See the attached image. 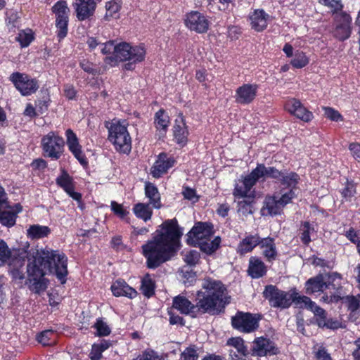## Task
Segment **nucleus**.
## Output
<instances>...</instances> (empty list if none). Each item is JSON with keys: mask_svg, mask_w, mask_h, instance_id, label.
Here are the masks:
<instances>
[{"mask_svg": "<svg viewBox=\"0 0 360 360\" xmlns=\"http://www.w3.org/2000/svg\"><path fill=\"white\" fill-rule=\"evenodd\" d=\"M182 229L176 218L165 220L141 246L146 267L155 269L175 257L181 248Z\"/></svg>", "mask_w": 360, "mask_h": 360, "instance_id": "obj_1", "label": "nucleus"}, {"mask_svg": "<svg viewBox=\"0 0 360 360\" xmlns=\"http://www.w3.org/2000/svg\"><path fill=\"white\" fill-rule=\"evenodd\" d=\"M27 273L25 285L31 292L41 294L48 287L49 280L45 278L46 273L56 275L61 284L66 283L68 274V257L58 250H44L39 256L34 257L33 262L27 264Z\"/></svg>", "mask_w": 360, "mask_h": 360, "instance_id": "obj_2", "label": "nucleus"}, {"mask_svg": "<svg viewBox=\"0 0 360 360\" xmlns=\"http://www.w3.org/2000/svg\"><path fill=\"white\" fill-rule=\"evenodd\" d=\"M266 179H271L275 182H279L283 186L280 190L281 192L285 189H292L296 192L300 181V176L295 172H287L285 169L279 170L275 167H266L263 163H257L256 167L249 174L243 177L241 181L243 186L238 183L234 185L233 196L238 199L248 197V193L253 186L260 179L264 181Z\"/></svg>", "mask_w": 360, "mask_h": 360, "instance_id": "obj_3", "label": "nucleus"}, {"mask_svg": "<svg viewBox=\"0 0 360 360\" xmlns=\"http://www.w3.org/2000/svg\"><path fill=\"white\" fill-rule=\"evenodd\" d=\"M226 288L221 281L212 278H205L202 290L196 292L195 311L198 314H217L224 309V295Z\"/></svg>", "mask_w": 360, "mask_h": 360, "instance_id": "obj_4", "label": "nucleus"}, {"mask_svg": "<svg viewBox=\"0 0 360 360\" xmlns=\"http://www.w3.org/2000/svg\"><path fill=\"white\" fill-rule=\"evenodd\" d=\"M214 233L212 222L195 221L186 234V243L192 247H198L203 253L212 255L220 248L221 243L220 236H216L210 240Z\"/></svg>", "mask_w": 360, "mask_h": 360, "instance_id": "obj_5", "label": "nucleus"}, {"mask_svg": "<svg viewBox=\"0 0 360 360\" xmlns=\"http://www.w3.org/2000/svg\"><path fill=\"white\" fill-rule=\"evenodd\" d=\"M262 294L273 308L288 309L292 303L299 308L303 307L302 301L304 295H300L296 288L286 292L279 289L276 285L269 284L265 286Z\"/></svg>", "mask_w": 360, "mask_h": 360, "instance_id": "obj_6", "label": "nucleus"}, {"mask_svg": "<svg viewBox=\"0 0 360 360\" xmlns=\"http://www.w3.org/2000/svg\"><path fill=\"white\" fill-rule=\"evenodd\" d=\"M125 120H113L110 125L107 127L108 139L120 154L129 155L131 151V138Z\"/></svg>", "mask_w": 360, "mask_h": 360, "instance_id": "obj_7", "label": "nucleus"}, {"mask_svg": "<svg viewBox=\"0 0 360 360\" xmlns=\"http://www.w3.org/2000/svg\"><path fill=\"white\" fill-rule=\"evenodd\" d=\"M115 51L120 62H127L122 66L124 70L133 71L136 64L145 60L146 49L144 44L132 46L127 42H121L115 46Z\"/></svg>", "mask_w": 360, "mask_h": 360, "instance_id": "obj_8", "label": "nucleus"}, {"mask_svg": "<svg viewBox=\"0 0 360 360\" xmlns=\"http://www.w3.org/2000/svg\"><path fill=\"white\" fill-rule=\"evenodd\" d=\"M279 198L274 195H266L263 202V206L261 208L260 214L263 217L277 216L281 214L283 208L292 202L297 195L292 189L288 190L285 192H281Z\"/></svg>", "mask_w": 360, "mask_h": 360, "instance_id": "obj_9", "label": "nucleus"}, {"mask_svg": "<svg viewBox=\"0 0 360 360\" xmlns=\"http://www.w3.org/2000/svg\"><path fill=\"white\" fill-rule=\"evenodd\" d=\"M65 141L56 131H51L41 139V148L44 158L58 160L64 154Z\"/></svg>", "mask_w": 360, "mask_h": 360, "instance_id": "obj_10", "label": "nucleus"}, {"mask_svg": "<svg viewBox=\"0 0 360 360\" xmlns=\"http://www.w3.org/2000/svg\"><path fill=\"white\" fill-rule=\"evenodd\" d=\"M263 315L260 313L238 311L231 316V323L233 329L243 333H252L257 331Z\"/></svg>", "mask_w": 360, "mask_h": 360, "instance_id": "obj_11", "label": "nucleus"}, {"mask_svg": "<svg viewBox=\"0 0 360 360\" xmlns=\"http://www.w3.org/2000/svg\"><path fill=\"white\" fill-rule=\"evenodd\" d=\"M56 15V37L59 41L68 34L70 9L65 0L58 1L51 8Z\"/></svg>", "mask_w": 360, "mask_h": 360, "instance_id": "obj_12", "label": "nucleus"}, {"mask_svg": "<svg viewBox=\"0 0 360 360\" xmlns=\"http://www.w3.org/2000/svg\"><path fill=\"white\" fill-rule=\"evenodd\" d=\"M302 308L310 310L314 313V323L321 328L337 329L339 323L333 319H328L327 312L325 309L318 306L315 302L312 301L309 297H304L302 301Z\"/></svg>", "mask_w": 360, "mask_h": 360, "instance_id": "obj_13", "label": "nucleus"}, {"mask_svg": "<svg viewBox=\"0 0 360 360\" xmlns=\"http://www.w3.org/2000/svg\"><path fill=\"white\" fill-rule=\"evenodd\" d=\"M9 80L24 96L34 94L39 88L38 81L26 73L14 72L9 76Z\"/></svg>", "mask_w": 360, "mask_h": 360, "instance_id": "obj_14", "label": "nucleus"}, {"mask_svg": "<svg viewBox=\"0 0 360 360\" xmlns=\"http://www.w3.org/2000/svg\"><path fill=\"white\" fill-rule=\"evenodd\" d=\"M279 353L280 349L276 343L273 339L268 338L267 335L255 338L250 348V355L253 356H274Z\"/></svg>", "mask_w": 360, "mask_h": 360, "instance_id": "obj_15", "label": "nucleus"}, {"mask_svg": "<svg viewBox=\"0 0 360 360\" xmlns=\"http://www.w3.org/2000/svg\"><path fill=\"white\" fill-rule=\"evenodd\" d=\"M56 183L70 198L77 202L79 207L83 209L82 195L75 191L76 182L65 169L60 170V174L56 179Z\"/></svg>", "mask_w": 360, "mask_h": 360, "instance_id": "obj_16", "label": "nucleus"}, {"mask_svg": "<svg viewBox=\"0 0 360 360\" xmlns=\"http://www.w3.org/2000/svg\"><path fill=\"white\" fill-rule=\"evenodd\" d=\"M65 135L69 151L84 168H87L89 167V161L82 150V146L79 143L77 134L72 129H68L65 132Z\"/></svg>", "mask_w": 360, "mask_h": 360, "instance_id": "obj_17", "label": "nucleus"}, {"mask_svg": "<svg viewBox=\"0 0 360 360\" xmlns=\"http://www.w3.org/2000/svg\"><path fill=\"white\" fill-rule=\"evenodd\" d=\"M284 109L291 115L304 122H309L314 119L313 112L309 110L297 98L288 99L284 104Z\"/></svg>", "mask_w": 360, "mask_h": 360, "instance_id": "obj_18", "label": "nucleus"}, {"mask_svg": "<svg viewBox=\"0 0 360 360\" xmlns=\"http://www.w3.org/2000/svg\"><path fill=\"white\" fill-rule=\"evenodd\" d=\"M176 162V161L172 155H169L165 152H161L150 168V174L155 179H159L167 174Z\"/></svg>", "mask_w": 360, "mask_h": 360, "instance_id": "obj_19", "label": "nucleus"}, {"mask_svg": "<svg viewBox=\"0 0 360 360\" xmlns=\"http://www.w3.org/2000/svg\"><path fill=\"white\" fill-rule=\"evenodd\" d=\"M185 25L191 31L202 34L207 32L210 21L205 15L198 11H191L186 15Z\"/></svg>", "mask_w": 360, "mask_h": 360, "instance_id": "obj_20", "label": "nucleus"}, {"mask_svg": "<svg viewBox=\"0 0 360 360\" xmlns=\"http://www.w3.org/2000/svg\"><path fill=\"white\" fill-rule=\"evenodd\" d=\"M336 26L334 30V37L339 41H343L350 37L352 33V18L346 12H341L335 16Z\"/></svg>", "mask_w": 360, "mask_h": 360, "instance_id": "obj_21", "label": "nucleus"}, {"mask_svg": "<svg viewBox=\"0 0 360 360\" xmlns=\"http://www.w3.org/2000/svg\"><path fill=\"white\" fill-rule=\"evenodd\" d=\"M72 6L77 20L81 22L90 20L96 10L94 0H75Z\"/></svg>", "mask_w": 360, "mask_h": 360, "instance_id": "obj_22", "label": "nucleus"}, {"mask_svg": "<svg viewBox=\"0 0 360 360\" xmlns=\"http://www.w3.org/2000/svg\"><path fill=\"white\" fill-rule=\"evenodd\" d=\"M259 86L257 84H243L236 90L235 98L236 103L241 105H248L255 99Z\"/></svg>", "mask_w": 360, "mask_h": 360, "instance_id": "obj_23", "label": "nucleus"}, {"mask_svg": "<svg viewBox=\"0 0 360 360\" xmlns=\"http://www.w3.org/2000/svg\"><path fill=\"white\" fill-rule=\"evenodd\" d=\"M179 117L180 122L175 120L172 129L173 136L175 142L181 147H184L188 143L189 132L183 114L181 113Z\"/></svg>", "mask_w": 360, "mask_h": 360, "instance_id": "obj_24", "label": "nucleus"}, {"mask_svg": "<svg viewBox=\"0 0 360 360\" xmlns=\"http://www.w3.org/2000/svg\"><path fill=\"white\" fill-rule=\"evenodd\" d=\"M172 309H176L181 314L189 315L193 318L197 317L195 304L181 295L173 298Z\"/></svg>", "mask_w": 360, "mask_h": 360, "instance_id": "obj_25", "label": "nucleus"}, {"mask_svg": "<svg viewBox=\"0 0 360 360\" xmlns=\"http://www.w3.org/2000/svg\"><path fill=\"white\" fill-rule=\"evenodd\" d=\"M112 293L115 297H126L129 299L135 298L138 292L123 279H117L112 283L110 287Z\"/></svg>", "mask_w": 360, "mask_h": 360, "instance_id": "obj_26", "label": "nucleus"}, {"mask_svg": "<svg viewBox=\"0 0 360 360\" xmlns=\"http://www.w3.org/2000/svg\"><path fill=\"white\" fill-rule=\"evenodd\" d=\"M259 247L262 250V255L269 262H273L277 259L278 251L275 243V239L267 236L259 239Z\"/></svg>", "mask_w": 360, "mask_h": 360, "instance_id": "obj_27", "label": "nucleus"}, {"mask_svg": "<svg viewBox=\"0 0 360 360\" xmlns=\"http://www.w3.org/2000/svg\"><path fill=\"white\" fill-rule=\"evenodd\" d=\"M248 274L253 279H258L266 276L267 266L258 257L252 256L249 259Z\"/></svg>", "mask_w": 360, "mask_h": 360, "instance_id": "obj_28", "label": "nucleus"}, {"mask_svg": "<svg viewBox=\"0 0 360 360\" xmlns=\"http://www.w3.org/2000/svg\"><path fill=\"white\" fill-rule=\"evenodd\" d=\"M259 239L260 236L258 233L246 235L237 245L236 249L237 254L243 256L251 252L257 246H259Z\"/></svg>", "mask_w": 360, "mask_h": 360, "instance_id": "obj_29", "label": "nucleus"}, {"mask_svg": "<svg viewBox=\"0 0 360 360\" xmlns=\"http://www.w3.org/2000/svg\"><path fill=\"white\" fill-rule=\"evenodd\" d=\"M342 275L338 272H331L326 274L324 276V282L326 283V289H332L333 294L330 296V301L338 300L339 296H336L335 293L340 292L342 289Z\"/></svg>", "mask_w": 360, "mask_h": 360, "instance_id": "obj_30", "label": "nucleus"}, {"mask_svg": "<svg viewBox=\"0 0 360 360\" xmlns=\"http://www.w3.org/2000/svg\"><path fill=\"white\" fill-rule=\"evenodd\" d=\"M269 15L263 9H255L249 14V20L252 29L262 32L267 27Z\"/></svg>", "mask_w": 360, "mask_h": 360, "instance_id": "obj_31", "label": "nucleus"}, {"mask_svg": "<svg viewBox=\"0 0 360 360\" xmlns=\"http://www.w3.org/2000/svg\"><path fill=\"white\" fill-rule=\"evenodd\" d=\"M145 195L149 200V204L152 205L155 209H160L162 206L161 202V195L158 187L155 184L146 181L144 184Z\"/></svg>", "mask_w": 360, "mask_h": 360, "instance_id": "obj_32", "label": "nucleus"}, {"mask_svg": "<svg viewBox=\"0 0 360 360\" xmlns=\"http://www.w3.org/2000/svg\"><path fill=\"white\" fill-rule=\"evenodd\" d=\"M341 195V203L352 202L356 199V184L353 180L346 178V181L342 184V187L339 189Z\"/></svg>", "mask_w": 360, "mask_h": 360, "instance_id": "obj_33", "label": "nucleus"}, {"mask_svg": "<svg viewBox=\"0 0 360 360\" xmlns=\"http://www.w3.org/2000/svg\"><path fill=\"white\" fill-rule=\"evenodd\" d=\"M325 287L324 276L322 274H319L316 276L309 278L305 282V293L313 295L316 292H323Z\"/></svg>", "mask_w": 360, "mask_h": 360, "instance_id": "obj_34", "label": "nucleus"}, {"mask_svg": "<svg viewBox=\"0 0 360 360\" xmlns=\"http://www.w3.org/2000/svg\"><path fill=\"white\" fill-rule=\"evenodd\" d=\"M170 124V118L165 109L160 108L154 115V126L160 135L165 136Z\"/></svg>", "mask_w": 360, "mask_h": 360, "instance_id": "obj_35", "label": "nucleus"}, {"mask_svg": "<svg viewBox=\"0 0 360 360\" xmlns=\"http://www.w3.org/2000/svg\"><path fill=\"white\" fill-rule=\"evenodd\" d=\"M156 283L149 273H146L141 281L140 290L147 298L153 297L155 293Z\"/></svg>", "mask_w": 360, "mask_h": 360, "instance_id": "obj_36", "label": "nucleus"}, {"mask_svg": "<svg viewBox=\"0 0 360 360\" xmlns=\"http://www.w3.org/2000/svg\"><path fill=\"white\" fill-rule=\"evenodd\" d=\"M132 210L138 219H141L145 222L152 218L153 210L150 207V204L138 202L134 205Z\"/></svg>", "mask_w": 360, "mask_h": 360, "instance_id": "obj_37", "label": "nucleus"}, {"mask_svg": "<svg viewBox=\"0 0 360 360\" xmlns=\"http://www.w3.org/2000/svg\"><path fill=\"white\" fill-rule=\"evenodd\" d=\"M121 0H110L105 3L106 13L104 15L105 21H110L111 18H118L119 13L122 8Z\"/></svg>", "mask_w": 360, "mask_h": 360, "instance_id": "obj_38", "label": "nucleus"}, {"mask_svg": "<svg viewBox=\"0 0 360 360\" xmlns=\"http://www.w3.org/2000/svg\"><path fill=\"white\" fill-rule=\"evenodd\" d=\"M314 227L308 221H301L299 229V235L302 243L305 246H309L311 242V233L314 232Z\"/></svg>", "mask_w": 360, "mask_h": 360, "instance_id": "obj_39", "label": "nucleus"}, {"mask_svg": "<svg viewBox=\"0 0 360 360\" xmlns=\"http://www.w3.org/2000/svg\"><path fill=\"white\" fill-rule=\"evenodd\" d=\"M51 233V229L39 224L31 225L27 229V237L31 239H40L47 237Z\"/></svg>", "mask_w": 360, "mask_h": 360, "instance_id": "obj_40", "label": "nucleus"}, {"mask_svg": "<svg viewBox=\"0 0 360 360\" xmlns=\"http://www.w3.org/2000/svg\"><path fill=\"white\" fill-rule=\"evenodd\" d=\"M36 339L43 346H51L56 342V333L51 329L45 330L38 333Z\"/></svg>", "mask_w": 360, "mask_h": 360, "instance_id": "obj_41", "label": "nucleus"}, {"mask_svg": "<svg viewBox=\"0 0 360 360\" xmlns=\"http://www.w3.org/2000/svg\"><path fill=\"white\" fill-rule=\"evenodd\" d=\"M227 345L233 346L237 350V354L248 356L250 354V350L245 345L244 340L240 337L231 338L227 341Z\"/></svg>", "mask_w": 360, "mask_h": 360, "instance_id": "obj_42", "label": "nucleus"}, {"mask_svg": "<svg viewBox=\"0 0 360 360\" xmlns=\"http://www.w3.org/2000/svg\"><path fill=\"white\" fill-rule=\"evenodd\" d=\"M309 60L305 53L302 51H296L293 58L290 60V65L297 69L303 68L308 65Z\"/></svg>", "mask_w": 360, "mask_h": 360, "instance_id": "obj_43", "label": "nucleus"}, {"mask_svg": "<svg viewBox=\"0 0 360 360\" xmlns=\"http://www.w3.org/2000/svg\"><path fill=\"white\" fill-rule=\"evenodd\" d=\"M17 215L13 211L2 210L0 207V223L3 226L12 227L15 224Z\"/></svg>", "mask_w": 360, "mask_h": 360, "instance_id": "obj_44", "label": "nucleus"}, {"mask_svg": "<svg viewBox=\"0 0 360 360\" xmlns=\"http://www.w3.org/2000/svg\"><path fill=\"white\" fill-rule=\"evenodd\" d=\"M315 360H333L330 354L323 345H316L312 348Z\"/></svg>", "mask_w": 360, "mask_h": 360, "instance_id": "obj_45", "label": "nucleus"}, {"mask_svg": "<svg viewBox=\"0 0 360 360\" xmlns=\"http://www.w3.org/2000/svg\"><path fill=\"white\" fill-rule=\"evenodd\" d=\"M93 328L96 329V333L95 335L98 337L108 336L111 333V328L101 318L96 319Z\"/></svg>", "mask_w": 360, "mask_h": 360, "instance_id": "obj_46", "label": "nucleus"}, {"mask_svg": "<svg viewBox=\"0 0 360 360\" xmlns=\"http://www.w3.org/2000/svg\"><path fill=\"white\" fill-rule=\"evenodd\" d=\"M25 260L23 259L21 262V264L20 266H13L10 270V274L11 276L12 280L15 282H18L22 283V281L25 279L23 265Z\"/></svg>", "mask_w": 360, "mask_h": 360, "instance_id": "obj_47", "label": "nucleus"}, {"mask_svg": "<svg viewBox=\"0 0 360 360\" xmlns=\"http://www.w3.org/2000/svg\"><path fill=\"white\" fill-rule=\"evenodd\" d=\"M198 357L196 345H191L181 353L179 360H198Z\"/></svg>", "mask_w": 360, "mask_h": 360, "instance_id": "obj_48", "label": "nucleus"}, {"mask_svg": "<svg viewBox=\"0 0 360 360\" xmlns=\"http://www.w3.org/2000/svg\"><path fill=\"white\" fill-rule=\"evenodd\" d=\"M345 303L350 315L354 314L360 308V300L358 296L348 295L345 297Z\"/></svg>", "mask_w": 360, "mask_h": 360, "instance_id": "obj_49", "label": "nucleus"}, {"mask_svg": "<svg viewBox=\"0 0 360 360\" xmlns=\"http://www.w3.org/2000/svg\"><path fill=\"white\" fill-rule=\"evenodd\" d=\"M200 254L195 250H191L184 255V262L191 266H195L199 263Z\"/></svg>", "mask_w": 360, "mask_h": 360, "instance_id": "obj_50", "label": "nucleus"}, {"mask_svg": "<svg viewBox=\"0 0 360 360\" xmlns=\"http://www.w3.org/2000/svg\"><path fill=\"white\" fill-rule=\"evenodd\" d=\"M110 207L114 214L121 219H124L129 214V211H127L122 204L116 201H111Z\"/></svg>", "mask_w": 360, "mask_h": 360, "instance_id": "obj_51", "label": "nucleus"}, {"mask_svg": "<svg viewBox=\"0 0 360 360\" xmlns=\"http://www.w3.org/2000/svg\"><path fill=\"white\" fill-rule=\"evenodd\" d=\"M134 360H161V357L154 349L147 348Z\"/></svg>", "mask_w": 360, "mask_h": 360, "instance_id": "obj_52", "label": "nucleus"}, {"mask_svg": "<svg viewBox=\"0 0 360 360\" xmlns=\"http://www.w3.org/2000/svg\"><path fill=\"white\" fill-rule=\"evenodd\" d=\"M11 257V251L7 243L0 239V266L3 265Z\"/></svg>", "mask_w": 360, "mask_h": 360, "instance_id": "obj_53", "label": "nucleus"}, {"mask_svg": "<svg viewBox=\"0 0 360 360\" xmlns=\"http://www.w3.org/2000/svg\"><path fill=\"white\" fill-rule=\"evenodd\" d=\"M16 41L19 42L22 48L27 47L34 39L33 33L22 32L16 37Z\"/></svg>", "mask_w": 360, "mask_h": 360, "instance_id": "obj_54", "label": "nucleus"}, {"mask_svg": "<svg viewBox=\"0 0 360 360\" xmlns=\"http://www.w3.org/2000/svg\"><path fill=\"white\" fill-rule=\"evenodd\" d=\"M51 103V99L49 95L44 96L41 98L37 99L35 101V105L37 111L40 114H43L46 112L49 109Z\"/></svg>", "mask_w": 360, "mask_h": 360, "instance_id": "obj_55", "label": "nucleus"}, {"mask_svg": "<svg viewBox=\"0 0 360 360\" xmlns=\"http://www.w3.org/2000/svg\"><path fill=\"white\" fill-rule=\"evenodd\" d=\"M325 116L331 121L342 122L344 120L343 116L339 112L338 110L331 108L325 107L324 108Z\"/></svg>", "mask_w": 360, "mask_h": 360, "instance_id": "obj_56", "label": "nucleus"}, {"mask_svg": "<svg viewBox=\"0 0 360 360\" xmlns=\"http://www.w3.org/2000/svg\"><path fill=\"white\" fill-rule=\"evenodd\" d=\"M167 314L169 315V322L171 325H179L181 326L185 325L184 319L173 312L172 309H168Z\"/></svg>", "mask_w": 360, "mask_h": 360, "instance_id": "obj_57", "label": "nucleus"}, {"mask_svg": "<svg viewBox=\"0 0 360 360\" xmlns=\"http://www.w3.org/2000/svg\"><path fill=\"white\" fill-rule=\"evenodd\" d=\"M321 3L333 9V13L342 11L343 6L341 0H321Z\"/></svg>", "mask_w": 360, "mask_h": 360, "instance_id": "obj_58", "label": "nucleus"}, {"mask_svg": "<svg viewBox=\"0 0 360 360\" xmlns=\"http://www.w3.org/2000/svg\"><path fill=\"white\" fill-rule=\"evenodd\" d=\"M345 236L351 243L356 244V246L360 244V238L357 231L353 227H350L345 232Z\"/></svg>", "mask_w": 360, "mask_h": 360, "instance_id": "obj_59", "label": "nucleus"}, {"mask_svg": "<svg viewBox=\"0 0 360 360\" xmlns=\"http://www.w3.org/2000/svg\"><path fill=\"white\" fill-rule=\"evenodd\" d=\"M103 352L102 349L96 343H94L91 346L89 357L91 360H100L103 356Z\"/></svg>", "mask_w": 360, "mask_h": 360, "instance_id": "obj_60", "label": "nucleus"}, {"mask_svg": "<svg viewBox=\"0 0 360 360\" xmlns=\"http://www.w3.org/2000/svg\"><path fill=\"white\" fill-rule=\"evenodd\" d=\"M80 68L88 74L96 75L98 73V71L94 67V64L89 60H83L79 63Z\"/></svg>", "mask_w": 360, "mask_h": 360, "instance_id": "obj_61", "label": "nucleus"}, {"mask_svg": "<svg viewBox=\"0 0 360 360\" xmlns=\"http://www.w3.org/2000/svg\"><path fill=\"white\" fill-rule=\"evenodd\" d=\"M110 246L116 251L125 249L126 246L122 243V237L121 236H115L110 240Z\"/></svg>", "mask_w": 360, "mask_h": 360, "instance_id": "obj_62", "label": "nucleus"}, {"mask_svg": "<svg viewBox=\"0 0 360 360\" xmlns=\"http://www.w3.org/2000/svg\"><path fill=\"white\" fill-rule=\"evenodd\" d=\"M251 207V203L245 200L238 202V210L243 214H252Z\"/></svg>", "mask_w": 360, "mask_h": 360, "instance_id": "obj_63", "label": "nucleus"}, {"mask_svg": "<svg viewBox=\"0 0 360 360\" xmlns=\"http://www.w3.org/2000/svg\"><path fill=\"white\" fill-rule=\"evenodd\" d=\"M348 148L351 151L353 158L356 161L360 162V143L352 142L349 143Z\"/></svg>", "mask_w": 360, "mask_h": 360, "instance_id": "obj_64", "label": "nucleus"}]
</instances>
